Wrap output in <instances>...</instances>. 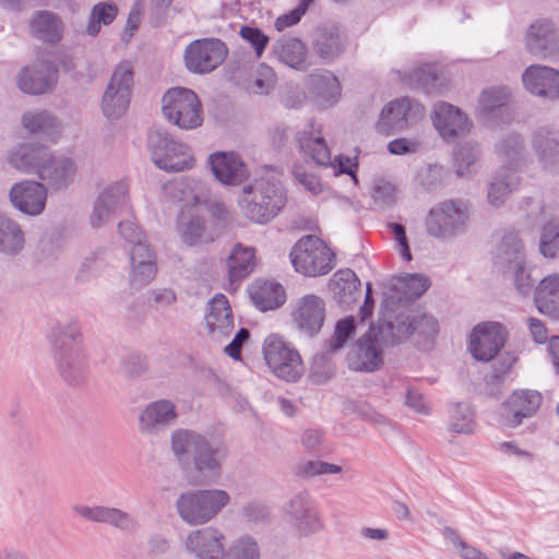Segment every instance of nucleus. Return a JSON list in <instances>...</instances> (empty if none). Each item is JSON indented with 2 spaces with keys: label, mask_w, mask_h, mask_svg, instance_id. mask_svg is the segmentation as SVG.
Returning a JSON list of instances; mask_svg holds the SVG:
<instances>
[{
  "label": "nucleus",
  "mask_w": 559,
  "mask_h": 559,
  "mask_svg": "<svg viewBox=\"0 0 559 559\" xmlns=\"http://www.w3.org/2000/svg\"><path fill=\"white\" fill-rule=\"evenodd\" d=\"M249 295L254 307L263 312L280 308L286 300L283 286L274 282L255 281Z\"/></svg>",
  "instance_id": "nucleus-40"
},
{
  "label": "nucleus",
  "mask_w": 559,
  "mask_h": 559,
  "mask_svg": "<svg viewBox=\"0 0 559 559\" xmlns=\"http://www.w3.org/2000/svg\"><path fill=\"white\" fill-rule=\"evenodd\" d=\"M148 147L154 164L166 171H182L194 164L191 150L183 143L177 142L165 130L153 129L148 133Z\"/></svg>",
  "instance_id": "nucleus-7"
},
{
  "label": "nucleus",
  "mask_w": 559,
  "mask_h": 559,
  "mask_svg": "<svg viewBox=\"0 0 559 559\" xmlns=\"http://www.w3.org/2000/svg\"><path fill=\"white\" fill-rule=\"evenodd\" d=\"M205 328L213 341L228 337L234 330V316L227 297L216 294L209 302L205 313Z\"/></svg>",
  "instance_id": "nucleus-26"
},
{
  "label": "nucleus",
  "mask_w": 559,
  "mask_h": 559,
  "mask_svg": "<svg viewBox=\"0 0 559 559\" xmlns=\"http://www.w3.org/2000/svg\"><path fill=\"white\" fill-rule=\"evenodd\" d=\"M534 301L540 313L559 319V274L548 275L539 282Z\"/></svg>",
  "instance_id": "nucleus-42"
},
{
  "label": "nucleus",
  "mask_w": 559,
  "mask_h": 559,
  "mask_svg": "<svg viewBox=\"0 0 559 559\" xmlns=\"http://www.w3.org/2000/svg\"><path fill=\"white\" fill-rule=\"evenodd\" d=\"M519 186V176L512 167H501L491 178L488 186L487 199L490 205L501 206L509 194Z\"/></svg>",
  "instance_id": "nucleus-43"
},
{
  "label": "nucleus",
  "mask_w": 559,
  "mask_h": 559,
  "mask_svg": "<svg viewBox=\"0 0 559 559\" xmlns=\"http://www.w3.org/2000/svg\"><path fill=\"white\" fill-rule=\"evenodd\" d=\"M75 174L76 165L71 158L50 153L38 177L53 190H62L71 185Z\"/></svg>",
  "instance_id": "nucleus-31"
},
{
  "label": "nucleus",
  "mask_w": 559,
  "mask_h": 559,
  "mask_svg": "<svg viewBox=\"0 0 559 559\" xmlns=\"http://www.w3.org/2000/svg\"><path fill=\"white\" fill-rule=\"evenodd\" d=\"M286 201L285 190L278 180L259 178L243 187L239 206L246 218L263 225L278 215Z\"/></svg>",
  "instance_id": "nucleus-3"
},
{
  "label": "nucleus",
  "mask_w": 559,
  "mask_h": 559,
  "mask_svg": "<svg viewBox=\"0 0 559 559\" xmlns=\"http://www.w3.org/2000/svg\"><path fill=\"white\" fill-rule=\"evenodd\" d=\"M474 412L469 404L457 403L451 413L449 429L454 433L469 435L474 431Z\"/></svg>",
  "instance_id": "nucleus-53"
},
{
  "label": "nucleus",
  "mask_w": 559,
  "mask_h": 559,
  "mask_svg": "<svg viewBox=\"0 0 559 559\" xmlns=\"http://www.w3.org/2000/svg\"><path fill=\"white\" fill-rule=\"evenodd\" d=\"M49 154L50 151L45 145L22 143L10 152L8 159L15 169L38 176Z\"/></svg>",
  "instance_id": "nucleus-30"
},
{
  "label": "nucleus",
  "mask_w": 559,
  "mask_h": 559,
  "mask_svg": "<svg viewBox=\"0 0 559 559\" xmlns=\"http://www.w3.org/2000/svg\"><path fill=\"white\" fill-rule=\"evenodd\" d=\"M165 118L180 129L190 130L202 124V105L198 95L186 87H174L163 96Z\"/></svg>",
  "instance_id": "nucleus-8"
},
{
  "label": "nucleus",
  "mask_w": 559,
  "mask_h": 559,
  "mask_svg": "<svg viewBox=\"0 0 559 559\" xmlns=\"http://www.w3.org/2000/svg\"><path fill=\"white\" fill-rule=\"evenodd\" d=\"M543 396L538 391L518 390L506 401L501 417L509 427H518L524 418L532 417L540 407Z\"/></svg>",
  "instance_id": "nucleus-21"
},
{
  "label": "nucleus",
  "mask_w": 559,
  "mask_h": 559,
  "mask_svg": "<svg viewBox=\"0 0 559 559\" xmlns=\"http://www.w3.org/2000/svg\"><path fill=\"white\" fill-rule=\"evenodd\" d=\"M263 356L272 372L287 382L297 381L302 374V361L299 353L289 343L277 335H269L263 344Z\"/></svg>",
  "instance_id": "nucleus-10"
},
{
  "label": "nucleus",
  "mask_w": 559,
  "mask_h": 559,
  "mask_svg": "<svg viewBox=\"0 0 559 559\" xmlns=\"http://www.w3.org/2000/svg\"><path fill=\"white\" fill-rule=\"evenodd\" d=\"M56 367L69 385L84 383L90 374L86 355L81 347V332L72 320L56 322L48 333Z\"/></svg>",
  "instance_id": "nucleus-1"
},
{
  "label": "nucleus",
  "mask_w": 559,
  "mask_h": 559,
  "mask_svg": "<svg viewBox=\"0 0 559 559\" xmlns=\"http://www.w3.org/2000/svg\"><path fill=\"white\" fill-rule=\"evenodd\" d=\"M493 264L503 274L524 264L523 245L516 234L509 233L503 236L493 257Z\"/></svg>",
  "instance_id": "nucleus-35"
},
{
  "label": "nucleus",
  "mask_w": 559,
  "mask_h": 559,
  "mask_svg": "<svg viewBox=\"0 0 559 559\" xmlns=\"http://www.w3.org/2000/svg\"><path fill=\"white\" fill-rule=\"evenodd\" d=\"M118 8L111 2H98L92 8L86 33L96 36L102 25H109L117 16Z\"/></svg>",
  "instance_id": "nucleus-50"
},
{
  "label": "nucleus",
  "mask_w": 559,
  "mask_h": 559,
  "mask_svg": "<svg viewBox=\"0 0 559 559\" xmlns=\"http://www.w3.org/2000/svg\"><path fill=\"white\" fill-rule=\"evenodd\" d=\"M226 56L227 48L221 39H197L187 46L185 62L191 72L207 73L222 64Z\"/></svg>",
  "instance_id": "nucleus-14"
},
{
  "label": "nucleus",
  "mask_w": 559,
  "mask_h": 559,
  "mask_svg": "<svg viewBox=\"0 0 559 559\" xmlns=\"http://www.w3.org/2000/svg\"><path fill=\"white\" fill-rule=\"evenodd\" d=\"M240 513L246 521L254 523H265L271 518L269 508L258 500L245 503Z\"/></svg>",
  "instance_id": "nucleus-62"
},
{
  "label": "nucleus",
  "mask_w": 559,
  "mask_h": 559,
  "mask_svg": "<svg viewBox=\"0 0 559 559\" xmlns=\"http://www.w3.org/2000/svg\"><path fill=\"white\" fill-rule=\"evenodd\" d=\"M429 287V278L420 274L393 276L384 284L383 305L389 308L396 304L412 301L424 295Z\"/></svg>",
  "instance_id": "nucleus-19"
},
{
  "label": "nucleus",
  "mask_w": 559,
  "mask_h": 559,
  "mask_svg": "<svg viewBox=\"0 0 559 559\" xmlns=\"http://www.w3.org/2000/svg\"><path fill=\"white\" fill-rule=\"evenodd\" d=\"M276 75L274 70L261 63L258 68V75L250 85V91L258 95L269 94L275 86Z\"/></svg>",
  "instance_id": "nucleus-59"
},
{
  "label": "nucleus",
  "mask_w": 559,
  "mask_h": 559,
  "mask_svg": "<svg viewBox=\"0 0 559 559\" xmlns=\"http://www.w3.org/2000/svg\"><path fill=\"white\" fill-rule=\"evenodd\" d=\"M525 88L539 97L559 98V72L550 67L533 64L522 75Z\"/></svg>",
  "instance_id": "nucleus-28"
},
{
  "label": "nucleus",
  "mask_w": 559,
  "mask_h": 559,
  "mask_svg": "<svg viewBox=\"0 0 559 559\" xmlns=\"http://www.w3.org/2000/svg\"><path fill=\"white\" fill-rule=\"evenodd\" d=\"M254 267V250L250 247L236 245L227 260L230 281H238L248 276Z\"/></svg>",
  "instance_id": "nucleus-45"
},
{
  "label": "nucleus",
  "mask_w": 559,
  "mask_h": 559,
  "mask_svg": "<svg viewBox=\"0 0 559 559\" xmlns=\"http://www.w3.org/2000/svg\"><path fill=\"white\" fill-rule=\"evenodd\" d=\"M177 407L170 400L162 399L145 405L139 414V431L144 436L156 437L175 425Z\"/></svg>",
  "instance_id": "nucleus-17"
},
{
  "label": "nucleus",
  "mask_w": 559,
  "mask_h": 559,
  "mask_svg": "<svg viewBox=\"0 0 559 559\" xmlns=\"http://www.w3.org/2000/svg\"><path fill=\"white\" fill-rule=\"evenodd\" d=\"M539 251L546 258L559 255V221H552L543 228Z\"/></svg>",
  "instance_id": "nucleus-56"
},
{
  "label": "nucleus",
  "mask_w": 559,
  "mask_h": 559,
  "mask_svg": "<svg viewBox=\"0 0 559 559\" xmlns=\"http://www.w3.org/2000/svg\"><path fill=\"white\" fill-rule=\"evenodd\" d=\"M392 328L388 326L384 318L370 326L347 354V366L353 371L373 372L383 364V352L386 347L395 346L390 342Z\"/></svg>",
  "instance_id": "nucleus-5"
},
{
  "label": "nucleus",
  "mask_w": 559,
  "mask_h": 559,
  "mask_svg": "<svg viewBox=\"0 0 559 559\" xmlns=\"http://www.w3.org/2000/svg\"><path fill=\"white\" fill-rule=\"evenodd\" d=\"M182 241L188 246H193L200 241H212L213 237L207 234L204 218L200 216L185 217L179 224Z\"/></svg>",
  "instance_id": "nucleus-48"
},
{
  "label": "nucleus",
  "mask_w": 559,
  "mask_h": 559,
  "mask_svg": "<svg viewBox=\"0 0 559 559\" xmlns=\"http://www.w3.org/2000/svg\"><path fill=\"white\" fill-rule=\"evenodd\" d=\"M128 188L123 182H116L107 187L97 198L91 215V224L94 228L103 226L127 202Z\"/></svg>",
  "instance_id": "nucleus-29"
},
{
  "label": "nucleus",
  "mask_w": 559,
  "mask_h": 559,
  "mask_svg": "<svg viewBox=\"0 0 559 559\" xmlns=\"http://www.w3.org/2000/svg\"><path fill=\"white\" fill-rule=\"evenodd\" d=\"M230 499V495L223 489H190L178 496L175 507L185 523L200 526L215 519Z\"/></svg>",
  "instance_id": "nucleus-4"
},
{
  "label": "nucleus",
  "mask_w": 559,
  "mask_h": 559,
  "mask_svg": "<svg viewBox=\"0 0 559 559\" xmlns=\"http://www.w3.org/2000/svg\"><path fill=\"white\" fill-rule=\"evenodd\" d=\"M209 163L214 177L223 185L239 186L249 177L247 165L234 152L213 153Z\"/></svg>",
  "instance_id": "nucleus-27"
},
{
  "label": "nucleus",
  "mask_w": 559,
  "mask_h": 559,
  "mask_svg": "<svg viewBox=\"0 0 559 559\" xmlns=\"http://www.w3.org/2000/svg\"><path fill=\"white\" fill-rule=\"evenodd\" d=\"M307 46L294 36L282 35L272 44V53L284 64L300 71H306Z\"/></svg>",
  "instance_id": "nucleus-33"
},
{
  "label": "nucleus",
  "mask_w": 559,
  "mask_h": 559,
  "mask_svg": "<svg viewBox=\"0 0 559 559\" xmlns=\"http://www.w3.org/2000/svg\"><path fill=\"white\" fill-rule=\"evenodd\" d=\"M292 317L299 331L306 333L308 336H314L323 326L325 304L323 299L317 295H306L297 301Z\"/></svg>",
  "instance_id": "nucleus-24"
},
{
  "label": "nucleus",
  "mask_w": 559,
  "mask_h": 559,
  "mask_svg": "<svg viewBox=\"0 0 559 559\" xmlns=\"http://www.w3.org/2000/svg\"><path fill=\"white\" fill-rule=\"evenodd\" d=\"M24 234L17 223L0 214V252L17 254L24 247Z\"/></svg>",
  "instance_id": "nucleus-46"
},
{
  "label": "nucleus",
  "mask_w": 559,
  "mask_h": 559,
  "mask_svg": "<svg viewBox=\"0 0 559 559\" xmlns=\"http://www.w3.org/2000/svg\"><path fill=\"white\" fill-rule=\"evenodd\" d=\"M526 48L536 57L554 58L559 53V29L550 20H537L526 33Z\"/></svg>",
  "instance_id": "nucleus-20"
},
{
  "label": "nucleus",
  "mask_w": 559,
  "mask_h": 559,
  "mask_svg": "<svg viewBox=\"0 0 559 559\" xmlns=\"http://www.w3.org/2000/svg\"><path fill=\"white\" fill-rule=\"evenodd\" d=\"M480 155V148L477 143L465 142L459 145L454 153V166L459 177L468 176L474 171L473 167Z\"/></svg>",
  "instance_id": "nucleus-49"
},
{
  "label": "nucleus",
  "mask_w": 559,
  "mask_h": 559,
  "mask_svg": "<svg viewBox=\"0 0 559 559\" xmlns=\"http://www.w3.org/2000/svg\"><path fill=\"white\" fill-rule=\"evenodd\" d=\"M133 70L130 63H120L114 71L102 97V111L108 120L122 117L130 104Z\"/></svg>",
  "instance_id": "nucleus-12"
},
{
  "label": "nucleus",
  "mask_w": 559,
  "mask_h": 559,
  "mask_svg": "<svg viewBox=\"0 0 559 559\" xmlns=\"http://www.w3.org/2000/svg\"><path fill=\"white\" fill-rule=\"evenodd\" d=\"M147 370L146 357L140 354H130L123 357L119 365V372L128 378H139Z\"/></svg>",
  "instance_id": "nucleus-60"
},
{
  "label": "nucleus",
  "mask_w": 559,
  "mask_h": 559,
  "mask_svg": "<svg viewBox=\"0 0 559 559\" xmlns=\"http://www.w3.org/2000/svg\"><path fill=\"white\" fill-rule=\"evenodd\" d=\"M169 197L183 206H195L203 204L209 199V190L205 185L194 178H181L165 186Z\"/></svg>",
  "instance_id": "nucleus-34"
},
{
  "label": "nucleus",
  "mask_w": 559,
  "mask_h": 559,
  "mask_svg": "<svg viewBox=\"0 0 559 559\" xmlns=\"http://www.w3.org/2000/svg\"><path fill=\"white\" fill-rule=\"evenodd\" d=\"M10 201L20 212L27 215L40 214L46 205L47 189L35 180H22L10 189Z\"/></svg>",
  "instance_id": "nucleus-23"
},
{
  "label": "nucleus",
  "mask_w": 559,
  "mask_h": 559,
  "mask_svg": "<svg viewBox=\"0 0 559 559\" xmlns=\"http://www.w3.org/2000/svg\"><path fill=\"white\" fill-rule=\"evenodd\" d=\"M296 142L299 150L318 165H332L330 150L320 127L314 122H309L302 131L297 132Z\"/></svg>",
  "instance_id": "nucleus-32"
},
{
  "label": "nucleus",
  "mask_w": 559,
  "mask_h": 559,
  "mask_svg": "<svg viewBox=\"0 0 559 559\" xmlns=\"http://www.w3.org/2000/svg\"><path fill=\"white\" fill-rule=\"evenodd\" d=\"M524 153V141L519 134H509L497 144V154L512 167L522 158Z\"/></svg>",
  "instance_id": "nucleus-52"
},
{
  "label": "nucleus",
  "mask_w": 559,
  "mask_h": 559,
  "mask_svg": "<svg viewBox=\"0 0 559 559\" xmlns=\"http://www.w3.org/2000/svg\"><path fill=\"white\" fill-rule=\"evenodd\" d=\"M235 559H260V550L254 538L242 536L234 545Z\"/></svg>",
  "instance_id": "nucleus-63"
},
{
  "label": "nucleus",
  "mask_w": 559,
  "mask_h": 559,
  "mask_svg": "<svg viewBox=\"0 0 559 559\" xmlns=\"http://www.w3.org/2000/svg\"><path fill=\"white\" fill-rule=\"evenodd\" d=\"M471 210L467 202L445 200L431 207L425 221L426 231L438 239H452L467 229Z\"/></svg>",
  "instance_id": "nucleus-6"
},
{
  "label": "nucleus",
  "mask_w": 559,
  "mask_h": 559,
  "mask_svg": "<svg viewBox=\"0 0 559 559\" xmlns=\"http://www.w3.org/2000/svg\"><path fill=\"white\" fill-rule=\"evenodd\" d=\"M156 263L153 260L131 263L130 284L139 289L148 284L156 275Z\"/></svg>",
  "instance_id": "nucleus-58"
},
{
  "label": "nucleus",
  "mask_w": 559,
  "mask_h": 559,
  "mask_svg": "<svg viewBox=\"0 0 559 559\" xmlns=\"http://www.w3.org/2000/svg\"><path fill=\"white\" fill-rule=\"evenodd\" d=\"M99 524L110 525L121 532H133L138 527L136 521L130 513L106 506L102 507Z\"/></svg>",
  "instance_id": "nucleus-51"
},
{
  "label": "nucleus",
  "mask_w": 559,
  "mask_h": 559,
  "mask_svg": "<svg viewBox=\"0 0 559 559\" xmlns=\"http://www.w3.org/2000/svg\"><path fill=\"white\" fill-rule=\"evenodd\" d=\"M356 331V320L353 316L338 320L333 336L328 342V350L336 353L342 349Z\"/></svg>",
  "instance_id": "nucleus-54"
},
{
  "label": "nucleus",
  "mask_w": 559,
  "mask_h": 559,
  "mask_svg": "<svg viewBox=\"0 0 559 559\" xmlns=\"http://www.w3.org/2000/svg\"><path fill=\"white\" fill-rule=\"evenodd\" d=\"M286 514L289 524L300 537H309L324 528L316 502L307 491H300L290 498Z\"/></svg>",
  "instance_id": "nucleus-13"
},
{
  "label": "nucleus",
  "mask_w": 559,
  "mask_h": 559,
  "mask_svg": "<svg viewBox=\"0 0 559 559\" xmlns=\"http://www.w3.org/2000/svg\"><path fill=\"white\" fill-rule=\"evenodd\" d=\"M509 273L513 275L514 285L520 295L528 296L533 292L535 281L524 264Z\"/></svg>",
  "instance_id": "nucleus-64"
},
{
  "label": "nucleus",
  "mask_w": 559,
  "mask_h": 559,
  "mask_svg": "<svg viewBox=\"0 0 559 559\" xmlns=\"http://www.w3.org/2000/svg\"><path fill=\"white\" fill-rule=\"evenodd\" d=\"M57 76L58 71L55 64L47 60H40L24 67L17 74L16 84L25 94L41 95L53 90Z\"/></svg>",
  "instance_id": "nucleus-18"
},
{
  "label": "nucleus",
  "mask_w": 559,
  "mask_h": 559,
  "mask_svg": "<svg viewBox=\"0 0 559 559\" xmlns=\"http://www.w3.org/2000/svg\"><path fill=\"white\" fill-rule=\"evenodd\" d=\"M507 336L508 331L501 323L484 322L477 324L469 340V349L473 357L479 361L491 360L504 346Z\"/></svg>",
  "instance_id": "nucleus-15"
},
{
  "label": "nucleus",
  "mask_w": 559,
  "mask_h": 559,
  "mask_svg": "<svg viewBox=\"0 0 559 559\" xmlns=\"http://www.w3.org/2000/svg\"><path fill=\"white\" fill-rule=\"evenodd\" d=\"M29 27L32 35L49 44L58 43L62 37L63 23L53 12L39 10L34 12Z\"/></svg>",
  "instance_id": "nucleus-41"
},
{
  "label": "nucleus",
  "mask_w": 559,
  "mask_h": 559,
  "mask_svg": "<svg viewBox=\"0 0 559 559\" xmlns=\"http://www.w3.org/2000/svg\"><path fill=\"white\" fill-rule=\"evenodd\" d=\"M388 326L392 328L390 342L400 344L411 335H417L424 341L433 340L439 332V322L435 317L420 310H412L389 314L384 318Z\"/></svg>",
  "instance_id": "nucleus-11"
},
{
  "label": "nucleus",
  "mask_w": 559,
  "mask_h": 559,
  "mask_svg": "<svg viewBox=\"0 0 559 559\" xmlns=\"http://www.w3.org/2000/svg\"><path fill=\"white\" fill-rule=\"evenodd\" d=\"M22 123L29 133L45 135L51 140L59 133L56 118L46 110L25 112Z\"/></svg>",
  "instance_id": "nucleus-47"
},
{
  "label": "nucleus",
  "mask_w": 559,
  "mask_h": 559,
  "mask_svg": "<svg viewBox=\"0 0 559 559\" xmlns=\"http://www.w3.org/2000/svg\"><path fill=\"white\" fill-rule=\"evenodd\" d=\"M371 197L379 209L392 206L396 201V188L384 178H376L371 186Z\"/></svg>",
  "instance_id": "nucleus-55"
},
{
  "label": "nucleus",
  "mask_w": 559,
  "mask_h": 559,
  "mask_svg": "<svg viewBox=\"0 0 559 559\" xmlns=\"http://www.w3.org/2000/svg\"><path fill=\"white\" fill-rule=\"evenodd\" d=\"M332 252L316 236L299 239L290 251V260L295 270L308 276L329 273L333 269Z\"/></svg>",
  "instance_id": "nucleus-9"
},
{
  "label": "nucleus",
  "mask_w": 559,
  "mask_h": 559,
  "mask_svg": "<svg viewBox=\"0 0 559 559\" xmlns=\"http://www.w3.org/2000/svg\"><path fill=\"white\" fill-rule=\"evenodd\" d=\"M532 145L542 166L550 173H559V141L546 128L535 131Z\"/></svg>",
  "instance_id": "nucleus-39"
},
{
  "label": "nucleus",
  "mask_w": 559,
  "mask_h": 559,
  "mask_svg": "<svg viewBox=\"0 0 559 559\" xmlns=\"http://www.w3.org/2000/svg\"><path fill=\"white\" fill-rule=\"evenodd\" d=\"M239 35L245 41L250 44L255 52L257 58H260L263 55L270 41L269 36L265 35L260 28L248 25L240 27Z\"/></svg>",
  "instance_id": "nucleus-61"
},
{
  "label": "nucleus",
  "mask_w": 559,
  "mask_h": 559,
  "mask_svg": "<svg viewBox=\"0 0 559 559\" xmlns=\"http://www.w3.org/2000/svg\"><path fill=\"white\" fill-rule=\"evenodd\" d=\"M308 87L317 102L323 106L335 104L341 96L337 78L329 70H320L309 75Z\"/></svg>",
  "instance_id": "nucleus-38"
},
{
  "label": "nucleus",
  "mask_w": 559,
  "mask_h": 559,
  "mask_svg": "<svg viewBox=\"0 0 559 559\" xmlns=\"http://www.w3.org/2000/svg\"><path fill=\"white\" fill-rule=\"evenodd\" d=\"M312 49L324 62H331L344 51V40L335 26L318 27L312 36Z\"/></svg>",
  "instance_id": "nucleus-37"
},
{
  "label": "nucleus",
  "mask_w": 559,
  "mask_h": 559,
  "mask_svg": "<svg viewBox=\"0 0 559 559\" xmlns=\"http://www.w3.org/2000/svg\"><path fill=\"white\" fill-rule=\"evenodd\" d=\"M225 536L214 526L191 532L185 542L186 549L198 559H223L225 557Z\"/></svg>",
  "instance_id": "nucleus-22"
},
{
  "label": "nucleus",
  "mask_w": 559,
  "mask_h": 559,
  "mask_svg": "<svg viewBox=\"0 0 559 559\" xmlns=\"http://www.w3.org/2000/svg\"><path fill=\"white\" fill-rule=\"evenodd\" d=\"M171 451L176 460L186 463L192 459L194 471L213 479L222 474V466L227 456L226 447L190 429H176L170 436Z\"/></svg>",
  "instance_id": "nucleus-2"
},
{
  "label": "nucleus",
  "mask_w": 559,
  "mask_h": 559,
  "mask_svg": "<svg viewBox=\"0 0 559 559\" xmlns=\"http://www.w3.org/2000/svg\"><path fill=\"white\" fill-rule=\"evenodd\" d=\"M359 287V278L348 269L336 272L331 283L334 299L342 308H349L357 301Z\"/></svg>",
  "instance_id": "nucleus-44"
},
{
  "label": "nucleus",
  "mask_w": 559,
  "mask_h": 559,
  "mask_svg": "<svg viewBox=\"0 0 559 559\" xmlns=\"http://www.w3.org/2000/svg\"><path fill=\"white\" fill-rule=\"evenodd\" d=\"M510 93L504 87H490L484 90L478 98V116L490 123L509 114Z\"/></svg>",
  "instance_id": "nucleus-36"
},
{
  "label": "nucleus",
  "mask_w": 559,
  "mask_h": 559,
  "mask_svg": "<svg viewBox=\"0 0 559 559\" xmlns=\"http://www.w3.org/2000/svg\"><path fill=\"white\" fill-rule=\"evenodd\" d=\"M411 82L423 88L426 93H435L439 91V76L437 70L432 66H423L414 69L409 74Z\"/></svg>",
  "instance_id": "nucleus-57"
},
{
  "label": "nucleus",
  "mask_w": 559,
  "mask_h": 559,
  "mask_svg": "<svg viewBox=\"0 0 559 559\" xmlns=\"http://www.w3.org/2000/svg\"><path fill=\"white\" fill-rule=\"evenodd\" d=\"M432 122L439 134L448 141L466 134L472 126L460 108L445 102L435 104Z\"/></svg>",
  "instance_id": "nucleus-25"
},
{
  "label": "nucleus",
  "mask_w": 559,
  "mask_h": 559,
  "mask_svg": "<svg viewBox=\"0 0 559 559\" xmlns=\"http://www.w3.org/2000/svg\"><path fill=\"white\" fill-rule=\"evenodd\" d=\"M423 111L424 109L418 103H412L407 97L394 99L382 109L377 122V130L385 134L401 132L420 119Z\"/></svg>",
  "instance_id": "nucleus-16"
}]
</instances>
